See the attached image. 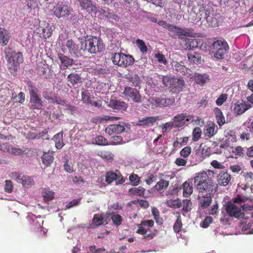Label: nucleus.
Instances as JSON below:
<instances>
[{"label":"nucleus","mask_w":253,"mask_h":253,"mask_svg":"<svg viewBox=\"0 0 253 253\" xmlns=\"http://www.w3.org/2000/svg\"><path fill=\"white\" fill-rule=\"evenodd\" d=\"M194 179L195 186L200 193H206L210 195L217 191V185L213 182L205 171L197 173Z\"/></svg>","instance_id":"f257e3e1"},{"label":"nucleus","mask_w":253,"mask_h":253,"mask_svg":"<svg viewBox=\"0 0 253 253\" xmlns=\"http://www.w3.org/2000/svg\"><path fill=\"white\" fill-rule=\"evenodd\" d=\"M104 49L102 41L95 36L86 37L81 42V49L91 54L100 53Z\"/></svg>","instance_id":"f03ea898"},{"label":"nucleus","mask_w":253,"mask_h":253,"mask_svg":"<svg viewBox=\"0 0 253 253\" xmlns=\"http://www.w3.org/2000/svg\"><path fill=\"white\" fill-rule=\"evenodd\" d=\"M4 54L9 70L15 71L17 70V66L23 61L22 53L21 52H15L8 47L5 48Z\"/></svg>","instance_id":"7ed1b4c3"},{"label":"nucleus","mask_w":253,"mask_h":253,"mask_svg":"<svg viewBox=\"0 0 253 253\" xmlns=\"http://www.w3.org/2000/svg\"><path fill=\"white\" fill-rule=\"evenodd\" d=\"M112 60L114 65L122 67H126L131 65L134 62V59L132 55H126L121 52L113 54Z\"/></svg>","instance_id":"20e7f679"},{"label":"nucleus","mask_w":253,"mask_h":253,"mask_svg":"<svg viewBox=\"0 0 253 253\" xmlns=\"http://www.w3.org/2000/svg\"><path fill=\"white\" fill-rule=\"evenodd\" d=\"M30 95L31 107L34 109H41L43 107L42 101L38 94V89L31 82L28 83Z\"/></svg>","instance_id":"39448f33"},{"label":"nucleus","mask_w":253,"mask_h":253,"mask_svg":"<svg viewBox=\"0 0 253 253\" xmlns=\"http://www.w3.org/2000/svg\"><path fill=\"white\" fill-rule=\"evenodd\" d=\"M212 48L216 51L214 54L215 58L222 59L225 57V54L229 49L227 42L224 39L218 40L212 44Z\"/></svg>","instance_id":"423d86ee"},{"label":"nucleus","mask_w":253,"mask_h":253,"mask_svg":"<svg viewBox=\"0 0 253 253\" xmlns=\"http://www.w3.org/2000/svg\"><path fill=\"white\" fill-rule=\"evenodd\" d=\"M193 11L196 14L195 20L197 21L206 20L207 22H210V15L211 11L208 6L203 4L194 6L193 8Z\"/></svg>","instance_id":"0eeeda50"},{"label":"nucleus","mask_w":253,"mask_h":253,"mask_svg":"<svg viewBox=\"0 0 253 253\" xmlns=\"http://www.w3.org/2000/svg\"><path fill=\"white\" fill-rule=\"evenodd\" d=\"M52 11L55 16L62 18L68 16L71 13L72 9L63 2H59L54 6Z\"/></svg>","instance_id":"6e6552de"},{"label":"nucleus","mask_w":253,"mask_h":253,"mask_svg":"<svg viewBox=\"0 0 253 253\" xmlns=\"http://www.w3.org/2000/svg\"><path fill=\"white\" fill-rule=\"evenodd\" d=\"M114 180H115L117 185L122 184L125 182V179L119 170L107 171L105 174L106 182L110 184Z\"/></svg>","instance_id":"1a4fd4ad"},{"label":"nucleus","mask_w":253,"mask_h":253,"mask_svg":"<svg viewBox=\"0 0 253 253\" xmlns=\"http://www.w3.org/2000/svg\"><path fill=\"white\" fill-rule=\"evenodd\" d=\"M225 210L227 213L231 217L239 219L243 218L245 215L241 208L231 202L227 203L225 207Z\"/></svg>","instance_id":"9d476101"},{"label":"nucleus","mask_w":253,"mask_h":253,"mask_svg":"<svg viewBox=\"0 0 253 253\" xmlns=\"http://www.w3.org/2000/svg\"><path fill=\"white\" fill-rule=\"evenodd\" d=\"M123 94L127 98L131 99L135 102L140 103L142 102V98L139 91L136 88L126 86L125 87Z\"/></svg>","instance_id":"9b49d317"},{"label":"nucleus","mask_w":253,"mask_h":253,"mask_svg":"<svg viewBox=\"0 0 253 253\" xmlns=\"http://www.w3.org/2000/svg\"><path fill=\"white\" fill-rule=\"evenodd\" d=\"M193 118V115L181 113L173 118V122L176 128L181 127L184 126L186 122L191 121Z\"/></svg>","instance_id":"f8f14e48"},{"label":"nucleus","mask_w":253,"mask_h":253,"mask_svg":"<svg viewBox=\"0 0 253 253\" xmlns=\"http://www.w3.org/2000/svg\"><path fill=\"white\" fill-rule=\"evenodd\" d=\"M125 130V123L120 122L118 124L109 125L105 130L106 133L112 135L115 133L120 134Z\"/></svg>","instance_id":"ddd939ff"},{"label":"nucleus","mask_w":253,"mask_h":253,"mask_svg":"<svg viewBox=\"0 0 253 253\" xmlns=\"http://www.w3.org/2000/svg\"><path fill=\"white\" fill-rule=\"evenodd\" d=\"M136 233L142 235V239L145 241H148L152 240L156 235L157 233V230H151L146 228H140L137 229L136 231Z\"/></svg>","instance_id":"4468645a"},{"label":"nucleus","mask_w":253,"mask_h":253,"mask_svg":"<svg viewBox=\"0 0 253 253\" xmlns=\"http://www.w3.org/2000/svg\"><path fill=\"white\" fill-rule=\"evenodd\" d=\"M175 100L173 98H159L153 97L152 102L154 103L157 106L168 107L174 103Z\"/></svg>","instance_id":"2eb2a0df"},{"label":"nucleus","mask_w":253,"mask_h":253,"mask_svg":"<svg viewBox=\"0 0 253 253\" xmlns=\"http://www.w3.org/2000/svg\"><path fill=\"white\" fill-rule=\"evenodd\" d=\"M251 107V105L247 104L244 100H241L235 104L234 112L235 114L240 115Z\"/></svg>","instance_id":"dca6fc26"},{"label":"nucleus","mask_w":253,"mask_h":253,"mask_svg":"<svg viewBox=\"0 0 253 253\" xmlns=\"http://www.w3.org/2000/svg\"><path fill=\"white\" fill-rule=\"evenodd\" d=\"M184 85V81L182 78H177L173 76L169 88L173 90L174 92H179L182 91Z\"/></svg>","instance_id":"f3484780"},{"label":"nucleus","mask_w":253,"mask_h":253,"mask_svg":"<svg viewBox=\"0 0 253 253\" xmlns=\"http://www.w3.org/2000/svg\"><path fill=\"white\" fill-rule=\"evenodd\" d=\"M108 106L113 109L123 111L126 110L128 106L125 102L117 99H111Z\"/></svg>","instance_id":"a211bd4d"},{"label":"nucleus","mask_w":253,"mask_h":253,"mask_svg":"<svg viewBox=\"0 0 253 253\" xmlns=\"http://www.w3.org/2000/svg\"><path fill=\"white\" fill-rule=\"evenodd\" d=\"M66 46L69 49V51L73 56H79V48L72 40H67L65 43Z\"/></svg>","instance_id":"6ab92c4d"},{"label":"nucleus","mask_w":253,"mask_h":253,"mask_svg":"<svg viewBox=\"0 0 253 253\" xmlns=\"http://www.w3.org/2000/svg\"><path fill=\"white\" fill-rule=\"evenodd\" d=\"M217 182L221 186H226L231 180V175L227 172H220L217 176Z\"/></svg>","instance_id":"aec40b11"},{"label":"nucleus","mask_w":253,"mask_h":253,"mask_svg":"<svg viewBox=\"0 0 253 253\" xmlns=\"http://www.w3.org/2000/svg\"><path fill=\"white\" fill-rule=\"evenodd\" d=\"M38 30L39 32H41L40 33V37L45 39L51 37L52 34L51 27L48 23L45 24L44 27H40L38 28Z\"/></svg>","instance_id":"412c9836"},{"label":"nucleus","mask_w":253,"mask_h":253,"mask_svg":"<svg viewBox=\"0 0 253 253\" xmlns=\"http://www.w3.org/2000/svg\"><path fill=\"white\" fill-rule=\"evenodd\" d=\"M183 196L184 197H189L193 193V187L192 183L189 181H186L182 185Z\"/></svg>","instance_id":"4be33fe9"},{"label":"nucleus","mask_w":253,"mask_h":253,"mask_svg":"<svg viewBox=\"0 0 253 253\" xmlns=\"http://www.w3.org/2000/svg\"><path fill=\"white\" fill-rule=\"evenodd\" d=\"M100 12L106 18L111 19L115 21H119L120 20V17L117 15L114 14V12L109 8H102Z\"/></svg>","instance_id":"5701e85b"},{"label":"nucleus","mask_w":253,"mask_h":253,"mask_svg":"<svg viewBox=\"0 0 253 253\" xmlns=\"http://www.w3.org/2000/svg\"><path fill=\"white\" fill-rule=\"evenodd\" d=\"M10 39L9 32L4 28L0 29V44L6 45Z\"/></svg>","instance_id":"b1692460"},{"label":"nucleus","mask_w":253,"mask_h":253,"mask_svg":"<svg viewBox=\"0 0 253 253\" xmlns=\"http://www.w3.org/2000/svg\"><path fill=\"white\" fill-rule=\"evenodd\" d=\"M159 120V117H147L142 120H139L137 125L140 126H149L152 125L157 120Z\"/></svg>","instance_id":"393cba45"},{"label":"nucleus","mask_w":253,"mask_h":253,"mask_svg":"<svg viewBox=\"0 0 253 253\" xmlns=\"http://www.w3.org/2000/svg\"><path fill=\"white\" fill-rule=\"evenodd\" d=\"M42 163L46 167L50 166L54 160L53 152L48 151L47 153H44L42 157Z\"/></svg>","instance_id":"a878e982"},{"label":"nucleus","mask_w":253,"mask_h":253,"mask_svg":"<svg viewBox=\"0 0 253 253\" xmlns=\"http://www.w3.org/2000/svg\"><path fill=\"white\" fill-rule=\"evenodd\" d=\"M194 79L195 82L199 84L203 85L210 80L209 76L208 74H200L196 73L194 75Z\"/></svg>","instance_id":"bb28decb"},{"label":"nucleus","mask_w":253,"mask_h":253,"mask_svg":"<svg viewBox=\"0 0 253 253\" xmlns=\"http://www.w3.org/2000/svg\"><path fill=\"white\" fill-rule=\"evenodd\" d=\"M58 57L60 59L62 66L65 68L72 66L74 63V60L65 56L62 53H58Z\"/></svg>","instance_id":"cd10ccee"},{"label":"nucleus","mask_w":253,"mask_h":253,"mask_svg":"<svg viewBox=\"0 0 253 253\" xmlns=\"http://www.w3.org/2000/svg\"><path fill=\"white\" fill-rule=\"evenodd\" d=\"M126 78L128 81L132 85L135 87L139 86L140 84V79L138 75L131 73L128 74Z\"/></svg>","instance_id":"c85d7f7f"},{"label":"nucleus","mask_w":253,"mask_h":253,"mask_svg":"<svg viewBox=\"0 0 253 253\" xmlns=\"http://www.w3.org/2000/svg\"><path fill=\"white\" fill-rule=\"evenodd\" d=\"M67 81L73 85L82 82V78L79 74L71 73L67 78Z\"/></svg>","instance_id":"c756f323"},{"label":"nucleus","mask_w":253,"mask_h":253,"mask_svg":"<svg viewBox=\"0 0 253 253\" xmlns=\"http://www.w3.org/2000/svg\"><path fill=\"white\" fill-rule=\"evenodd\" d=\"M184 47L186 50H191L198 47L197 40L196 39L186 38L185 40Z\"/></svg>","instance_id":"7c9ffc66"},{"label":"nucleus","mask_w":253,"mask_h":253,"mask_svg":"<svg viewBox=\"0 0 253 253\" xmlns=\"http://www.w3.org/2000/svg\"><path fill=\"white\" fill-rule=\"evenodd\" d=\"M211 201L212 199L210 195L209 196H203L199 199L200 205L202 209H206L209 207Z\"/></svg>","instance_id":"2f4dec72"},{"label":"nucleus","mask_w":253,"mask_h":253,"mask_svg":"<svg viewBox=\"0 0 253 253\" xmlns=\"http://www.w3.org/2000/svg\"><path fill=\"white\" fill-rule=\"evenodd\" d=\"M173 76L170 75H167L166 76L159 75V79L162 81L164 86L169 88Z\"/></svg>","instance_id":"473e14b6"},{"label":"nucleus","mask_w":253,"mask_h":253,"mask_svg":"<svg viewBox=\"0 0 253 253\" xmlns=\"http://www.w3.org/2000/svg\"><path fill=\"white\" fill-rule=\"evenodd\" d=\"M63 131H61L54 135V139H55V147L58 149H61L64 144L63 141Z\"/></svg>","instance_id":"72a5a7b5"},{"label":"nucleus","mask_w":253,"mask_h":253,"mask_svg":"<svg viewBox=\"0 0 253 253\" xmlns=\"http://www.w3.org/2000/svg\"><path fill=\"white\" fill-rule=\"evenodd\" d=\"M187 56L190 62L198 64L201 62V56L199 53L196 52H190L187 54Z\"/></svg>","instance_id":"f704fd0d"},{"label":"nucleus","mask_w":253,"mask_h":253,"mask_svg":"<svg viewBox=\"0 0 253 253\" xmlns=\"http://www.w3.org/2000/svg\"><path fill=\"white\" fill-rule=\"evenodd\" d=\"M171 32L174 36H185L186 32L182 28L172 25L169 30Z\"/></svg>","instance_id":"c9c22d12"},{"label":"nucleus","mask_w":253,"mask_h":253,"mask_svg":"<svg viewBox=\"0 0 253 253\" xmlns=\"http://www.w3.org/2000/svg\"><path fill=\"white\" fill-rule=\"evenodd\" d=\"M19 183H21L23 186H26L33 185L34 181L31 176L27 175H22Z\"/></svg>","instance_id":"e433bc0d"},{"label":"nucleus","mask_w":253,"mask_h":253,"mask_svg":"<svg viewBox=\"0 0 253 253\" xmlns=\"http://www.w3.org/2000/svg\"><path fill=\"white\" fill-rule=\"evenodd\" d=\"M169 185V181L164 179H161L155 186L156 189L158 191H161L166 189Z\"/></svg>","instance_id":"4c0bfd02"},{"label":"nucleus","mask_w":253,"mask_h":253,"mask_svg":"<svg viewBox=\"0 0 253 253\" xmlns=\"http://www.w3.org/2000/svg\"><path fill=\"white\" fill-rule=\"evenodd\" d=\"M145 190L142 186H139L137 188H132L129 190V193L133 195L143 196Z\"/></svg>","instance_id":"58836bf2"},{"label":"nucleus","mask_w":253,"mask_h":253,"mask_svg":"<svg viewBox=\"0 0 253 253\" xmlns=\"http://www.w3.org/2000/svg\"><path fill=\"white\" fill-rule=\"evenodd\" d=\"M48 69V67L47 64H44L43 63H40L39 64H38L37 68V74L40 76H43L46 73Z\"/></svg>","instance_id":"ea45409f"},{"label":"nucleus","mask_w":253,"mask_h":253,"mask_svg":"<svg viewBox=\"0 0 253 253\" xmlns=\"http://www.w3.org/2000/svg\"><path fill=\"white\" fill-rule=\"evenodd\" d=\"M103 219L104 218L102 215L95 214L92 220V224L96 226H100L103 223Z\"/></svg>","instance_id":"a19ab883"},{"label":"nucleus","mask_w":253,"mask_h":253,"mask_svg":"<svg viewBox=\"0 0 253 253\" xmlns=\"http://www.w3.org/2000/svg\"><path fill=\"white\" fill-rule=\"evenodd\" d=\"M123 143V138L122 136L115 135L111 137L109 139V145H117Z\"/></svg>","instance_id":"79ce46f5"},{"label":"nucleus","mask_w":253,"mask_h":253,"mask_svg":"<svg viewBox=\"0 0 253 253\" xmlns=\"http://www.w3.org/2000/svg\"><path fill=\"white\" fill-rule=\"evenodd\" d=\"M78 1L83 8L92 10L93 4L91 0H79Z\"/></svg>","instance_id":"37998d69"},{"label":"nucleus","mask_w":253,"mask_h":253,"mask_svg":"<svg viewBox=\"0 0 253 253\" xmlns=\"http://www.w3.org/2000/svg\"><path fill=\"white\" fill-rule=\"evenodd\" d=\"M154 222L152 219L142 220L140 223L137 224L138 229L145 228V227H152L154 226Z\"/></svg>","instance_id":"c03bdc74"},{"label":"nucleus","mask_w":253,"mask_h":253,"mask_svg":"<svg viewBox=\"0 0 253 253\" xmlns=\"http://www.w3.org/2000/svg\"><path fill=\"white\" fill-rule=\"evenodd\" d=\"M131 202L134 204L136 205L138 204L139 206L144 209H147L149 206V204L148 202L146 200H142V199H137L131 201Z\"/></svg>","instance_id":"a18cd8bd"},{"label":"nucleus","mask_w":253,"mask_h":253,"mask_svg":"<svg viewBox=\"0 0 253 253\" xmlns=\"http://www.w3.org/2000/svg\"><path fill=\"white\" fill-rule=\"evenodd\" d=\"M215 125L214 124H209L205 130V134L209 137H211L215 134Z\"/></svg>","instance_id":"49530a36"},{"label":"nucleus","mask_w":253,"mask_h":253,"mask_svg":"<svg viewBox=\"0 0 253 253\" xmlns=\"http://www.w3.org/2000/svg\"><path fill=\"white\" fill-rule=\"evenodd\" d=\"M111 217L115 225L119 226L122 224L123 219L122 216L120 214L116 213H112L111 214Z\"/></svg>","instance_id":"de8ad7c7"},{"label":"nucleus","mask_w":253,"mask_h":253,"mask_svg":"<svg viewBox=\"0 0 253 253\" xmlns=\"http://www.w3.org/2000/svg\"><path fill=\"white\" fill-rule=\"evenodd\" d=\"M136 43L141 53H144L147 52L148 50L147 47L142 40L137 39L136 41Z\"/></svg>","instance_id":"09e8293b"},{"label":"nucleus","mask_w":253,"mask_h":253,"mask_svg":"<svg viewBox=\"0 0 253 253\" xmlns=\"http://www.w3.org/2000/svg\"><path fill=\"white\" fill-rule=\"evenodd\" d=\"M182 226V223L181 221V216L180 215H179L177 217V219L173 226L174 231L176 233L179 232L181 230Z\"/></svg>","instance_id":"8fccbe9b"},{"label":"nucleus","mask_w":253,"mask_h":253,"mask_svg":"<svg viewBox=\"0 0 253 253\" xmlns=\"http://www.w3.org/2000/svg\"><path fill=\"white\" fill-rule=\"evenodd\" d=\"M163 132H166L168 130H171L173 128H176L173 122H169L163 124L160 126Z\"/></svg>","instance_id":"3c124183"},{"label":"nucleus","mask_w":253,"mask_h":253,"mask_svg":"<svg viewBox=\"0 0 253 253\" xmlns=\"http://www.w3.org/2000/svg\"><path fill=\"white\" fill-rule=\"evenodd\" d=\"M193 138L192 140L194 141H198L201 136L202 130L200 127H195L192 132Z\"/></svg>","instance_id":"603ef678"},{"label":"nucleus","mask_w":253,"mask_h":253,"mask_svg":"<svg viewBox=\"0 0 253 253\" xmlns=\"http://www.w3.org/2000/svg\"><path fill=\"white\" fill-rule=\"evenodd\" d=\"M95 142L99 145H108V141L104 137L101 135H98L95 138Z\"/></svg>","instance_id":"864d4df0"},{"label":"nucleus","mask_w":253,"mask_h":253,"mask_svg":"<svg viewBox=\"0 0 253 253\" xmlns=\"http://www.w3.org/2000/svg\"><path fill=\"white\" fill-rule=\"evenodd\" d=\"M44 200H52L54 198V193L49 190L45 189L42 193Z\"/></svg>","instance_id":"5fc2aeb1"},{"label":"nucleus","mask_w":253,"mask_h":253,"mask_svg":"<svg viewBox=\"0 0 253 253\" xmlns=\"http://www.w3.org/2000/svg\"><path fill=\"white\" fill-rule=\"evenodd\" d=\"M182 210L185 212H188L191 210L192 202L190 200L185 199L183 201Z\"/></svg>","instance_id":"6e6d98bb"},{"label":"nucleus","mask_w":253,"mask_h":253,"mask_svg":"<svg viewBox=\"0 0 253 253\" xmlns=\"http://www.w3.org/2000/svg\"><path fill=\"white\" fill-rule=\"evenodd\" d=\"M243 149L241 146L232 148V157L238 158L239 156H240L242 154H243Z\"/></svg>","instance_id":"4d7b16f0"},{"label":"nucleus","mask_w":253,"mask_h":253,"mask_svg":"<svg viewBox=\"0 0 253 253\" xmlns=\"http://www.w3.org/2000/svg\"><path fill=\"white\" fill-rule=\"evenodd\" d=\"M63 167L64 170L68 173H71L74 171L73 166L69 163V160L68 159H65Z\"/></svg>","instance_id":"13d9d810"},{"label":"nucleus","mask_w":253,"mask_h":253,"mask_svg":"<svg viewBox=\"0 0 253 253\" xmlns=\"http://www.w3.org/2000/svg\"><path fill=\"white\" fill-rule=\"evenodd\" d=\"M13 189V185L11 180H6L5 181L4 190L8 193L12 192Z\"/></svg>","instance_id":"bf43d9fd"},{"label":"nucleus","mask_w":253,"mask_h":253,"mask_svg":"<svg viewBox=\"0 0 253 253\" xmlns=\"http://www.w3.org/2000/svg\"><path fill=\"white\" fill-rule=\"evenodd\" d=\"M129 179L133 185H137L140 182V178L136 174H131L129 177Z\"/></svg>","instance_id":"052dcab7"},{"label":"nucleus","mask_w":253,"mask_h":253,"mask_svg":"<svg viewBox=\"0 0 253 253\" xmlns=\"http://www.w3.org/2000/svg\"><path fill=\"white\" fill-rule=\"evenodd\" d=\"M191 153V148L190 146H186L184 147L180 151V154L181 156L184 158L188 157Z\"/></svg>","instance_id":"680f3d73"},{"label":"nucleus","mask_w":253,"mask_h":253,"mask_svg":"<svg viewBox=\"0 0 253 253\" xmlns=\"http://www.w3.org/2000/svg\"><path fill=\"white\" fill-rule=\"evenodd\" d=\"M227 98V95L226 94H221L216 100V105L219 106H221L226 100Z\"/></svg>","instance_id":"e2e57ef3"},{"label":"nucleus","mask_w":253,"mask_h":253,"mask_svg":"<svg viewBox=\"0 0 253 253\" xmlns=\"http://www.w3.org/2000/svg\"><path fill=\"white\" fill-rule=\"evenodd\" d=\"M212 220L213 219L211 216H207L201 223V226L203 228H207L209 226L210 224L212 223Z\"/></svg>","instance_id":"0e129e2a"},{"label":"nucleus","mask_w":253,"mask_h":253,"mask_svg":"<svg viewBox=\"0 0 253 253\" xmlns=\"http://www.w3.org/2000/svg\"><path fill=\"white\" fill-rule=\"evenodd\" d=\"M82 100L85 103H91V100L87 92L83 91L82 92Z\"/></svg>","instance_id":"69168bd1"},{"label":"nucleus","mask_w":253,"mask_h":253,"mask_svg":"<svg viewBox=\"0 0 253 253\" xmlns=\"http://www.w3.org/2000/svg\"><path fill=\"white\" fill-rule=\"evenodd\" d=\"M81 198H78L77 199H74L72 201L69 202L66 205V209H70L74 206H78L80 203Z\"/></svg>","instance_id":"338daca9"},{"label":"nucleus","mask_w":253,"mask_h":253,"mask_svg":"<svg viewBox=\"0 0 253 253\" xmlns=\"http://www.w3.org/2000/svg\"><path fill=\"white\" fill-rule=\"evenodd\" d=\"M155 57L159 63H163L165 65L167 64V60L164 55L161 53H158L155 55Z\"/></svg>","instance_id":"774afa93"}]
</instances>
